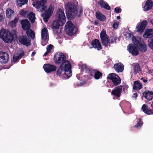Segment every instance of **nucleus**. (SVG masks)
I'll return each instance as SVG.
<instances>
[{"label": "nucleus", "mask_w": 153, "mask_h": 153, "mask_svg": "<svg viewBox=\"0 0 153 153\" xmlns=\"http://www.w3.org/2000/svg\"><path fill=\"white\" fill-rule=\"evenodd\" d=\"M117 39V37L116 36H113L111 40V42L112 43L115 41Z\"/></svg>", "instance_id": "obj_43"}, {"label": "nucleus", "mask_w": 153, "mask_h": 153, "mask_svg": "<svg viewBox=\"0 0 153 153\" xmlns=\"http://www.w3.org/2000/svg\"><path fill=\"white\" fill-rule=\"evenodd\" d=\"M142 125V123L141 121L139 120L137 124L135 126V127L137 128H140Z\"/></svg>", "instance_id": "obj_40"}, {"label": "nucleus", "mask_w": 153, "mask_h": 153, "mask_svg": "<svg viewBox=\"0 0 153 153\" xmlns=\"http://www.w3.org/2000/svg\"><path fill=\"white\" fill-rule=\"evenodd\" d=\"M35 54H36V52H33L32 53L31 56H32V57L33 56L35 55Z\"/></svg>", "instance_id": "obj_49"}, {"label": "nucleus", "mask_w": 153, "mask_h": 153, "mask_svg": "<svg viewBox=\"0 0 153 153\" xmlns=\"http://www.w3.org/2000/svg\"><path fill=\"white\" fill-rule=\"evenodd\" d=\"M28 12L25 10H22L20 11L19 12V14L24 17H26L27 16Z\"/></svg>", "instance_id": "obj_36"}, {"label": "nucleus", "mask_w": 153, "mask_h": 153, "mask_svg": "<svg viewBox=\"0 0 153 153\" xmlns=\"http://www.w3.org/2000/svg\"><path fill=\"white\" fill-rule=\"evenodd\" d=\"M3 18V17L0 15V22L2 21Z\"/></svg>", "instance_id": "obj_50"}, {"label": "nucleus", "mask_w": 153, "mask_h": 153, "mask_svg": "<svg viewBox=\"0 0 153 153\" xmlns=\"http://www.w3.org/2000/svg\"><path fill=\"white\" fill-rule=\"evenodd\" d=\"M80 75L79 74H77L76 75V77L77 79H81L80 77H79Z\"/></svg>", "instance_id": "obj_48"}, {"label": "nucleus", "mask_w": 153, "mask_h": 153, "mask_svg": "<svg viewBox=\"0 0 153 153\" xmlns=\"http://www.w3.org/2000/svg\"><path fill=\"white\" fill-rule=\"evenodd\" d=\"M133 69L134 71V72L135 74L139 73L141 70L140 66L137 64H136Z\"/></svg>", "instance_id": "obj_32"}, {"label": "nucleus", "mask_w": 153, "mask_h": 153, "mask_svg": "<svg viewBox=\"0 0 153 153\" xmlns=\"http://www.w3.org/2000/svg\"><path fill=\"white\" fill-rule=\"evenodd\" d=\"M108 78L111 80L115 85H117L120 83L121 80L119 76L114 73H111L109 74Z\"/></svg>", "instance_id": "obj_12"}, {"label": "nucleus", "mask_w": 153, "mask_h": 153, "mask_svg": "<svg viewBox=\"0 0 153 153\" xmlns=\"http://www.w3.org/2000/svg\"><path fill=\"white\" fill-rule=\"evenodd\" d=\"M141 79L144 82H146L147 81V80L144 78H142Z\"/></svg>", "instance_id": "obj_45"}, {"label": "nucleus", "mask_w": 153, "mask_h": 153, "mask_svg": "<svg viewBox=\"0 0 153 153\" xmlns=\"http://www.w3.org/2000/svg\"><path fill=\"white\" fill-rule=\"evenodd\" d=\"M148 73L151 74H152L153 73V70H149L148 71Z\"/></svg>", "instance_id": "obj_47"}, {"label": "nucleus", "mask_w": 153, "mask_h": 153, "mask_svg": "<svg viewBox=\"0 0 153 153\" xmlns=\"http://www.w3.org/2000/svg\"><path fill=\"white\" fill-rule=\"evenodd\" d=\"M65 30L67 34L72 36L76 33L77 29L71 21H69L66 24Z\"/></svg>", "instance_id": "obj_7"}, {"label": "nucleus", "mask_w": 153, "mask_h": 153, "mask_svg": "<svg viewBox=\"0 0 153 153\" xmlns=\"http://www.w3.org/2000/svg\"><path fill=\"white\" fill-rule=\"evenodd\" d=\"M27 16L32 23L34 22L36 19L35 13L30 12L29 14H28Z\"/></svg>", "instance_id": "obj_29"}, {"label": "nucleus", "mask_w": 153, "mask_h": 153, "mask_svg": "<svg viewBox=\"0 0 153 153\" xmlns=\"http://www.w3.org/2000/svg\"><path fill=\"white\" fill-rule=\"evenodd\" d=\"M132 40L134 44H129L128 46L127 50L132 55H137L139 54V49L142 52L147 50L146 45L140 37L133 36Z\"/></svg>", "instance_id": "obj_1"}, {"label": "nucleus", "mask_w": 153, "mask_h": 153, "mask_svg": "<svg viewBox=\"0 0 153 153\" xmlns=\"http://www.w3.org/2000/svg\"><path fill=\"white\" fill-rule=\"evenodd\" d=\"M56 20L53 22L52 29L56 35L59 36L61 30L60 27L63 25L66 22V17L64 11L59 9L56 15Z\"/></svg>", "instance_id": "obj_2"}, {"label": "nucleus", "mask_w": 153, "mask_h": 153, "mask_svg": "<svg viewBox=\"0 0 153 153\" xmlns=\"http://www.w3.org/2000/svg\"><path fill=\"white\" fill-rule=\"evenodd\" d=\"M22 28L25 30H28L26 31V33L28 36H30L32 39H34L35 34L34 32L31 29H28L30 27V24L29 22L27 19L22 20L21 22Z\"/></svg>", "instance_id": "obj_6"}, {"label": "nucleus", "mask_w": 153, "mask_h": 153, "mask_svg": "<svg viewBox=\"0 0 153 153\" xmlns=\"http://www.w3.org/2000/svg\"><path fill=\"white\" fill-rule=\"evenodd\" d=\"M7 1H8V0H7Z\"/></svg>", "instance_id": "obj_55"}, {"label": "nucleus", "mask_w": 153, "mask_h": 153, "mask_svg": "<svg viewBox=\"0 0 153 153\" xmlns=\"http://www.w3.org/2000/svg\"><path fill=\"white\" fill-rule=\"evenodd\" d=\"M142 85L138 81H135L134 82L133 86V89L135 90H139L142 87Z\"/></svg>", "instance_id": "obj_26"}, {"label": "nucleus", "mask_w": 153, "mask_h": 153, "mask_svg": "<svg viewBox=\"0 0 153 153\" xmlns=\"http://www.w3.org/2000/svg\"><path fill=\"white\" fill-rule=\"evenodd\" d=\"M143 96L147 100H150L153 98V92L146 91L143 93Z\"/></svg>", "instance_id": "obj_22"}, {"label": "nucleus", "mask_w": 153, "mask_h": 153, "mask_svg": "<svg viewBox=\"0 0 153 153\" xmlns=\"http://www.w3.org/2000/svg\"><path fill=\"white\" fill-rule=\"evenodd\" d=\"M65 72V71L63 70L62 69H61L60 67H59V68L58 69L57 71L56 74L59 75H60L61 74H64V77H66L65 76V75L64 72Z\"/></svg>", "instance_id": "obj_37"}, {"label": "nucleus", "mask_w": 153, "mask_h": 153, "mask_svg": "<svg viewBox=\"0 0 153 153\" xmlns=\"http://www.w3.org/2000/svg\"><path fill=\"white\" fill-rule=\"evenodd\" d=\"M137 93H134L133 95V97L134 98H136L137 97Z\"/></svg>", "instance_id": "obj_46"}, {"label": "nucleus", "mask_w": 153, "mask_h": 153, "mask_svg": "<svg viewBox=\"0 0 153 153\" xmlns=\"http://www.w3.org/2000/svg\"><path fill=\"white\" fill-rule=\"evenodd\" d=\"M119 22L114 20L113 21V27L114 29H117L119 25Z\"/></svg>", "instance_id": "obj_39"}, {"label": "nucleus", "mask_w": 153, "mask_h": 153, "mask_svg": "<svg viewBox=\"0 0 153 153\" xmlns=\"http://www.w3.org/2000/svg\"><path fill=\"white\" fill-rule=\"evenodd\" d=\"M65 7L67 16L71 18H74L76 16H80L82 12V7H79L77 9L76 6L71 2L67 3Z\"/></svg>", "instance_id": "obj_3"}, {"label": "nucleus", "mask_w": 153, "mask_h": 153, "mask_svg": "<svg viewBox=\"0 0 153 153\" xmlns=\"http://www.w3.org/2000/svg\"><path fill=\"white\" fill-rule=\"evenodd\" d=\"M148 106L146 104H144L142 106L141 109L146 114H153V109H148Z\"/></svg>", "instance_id": "obj_24"}, {"label": "nucleus", "mask_w": 153, "mask_h": 153, "mask_svg": "<svg viewBox=\"0 0 153 153\" xmlns=\"http://www.w3.org/2000/svg\"><path fill=\"white\" fill-rule=\"evenodd\" d=\"M27 0H19L17 1L18 5L19 7H21L22 5L26 4Z\"/></svg>", "instance_id": "obj_35"}, {"label": "nucleus", "mask_w": 153, "mask_h": 153, "mask_svg": "<svg viewBox=\"0 0 153 153\" xmlns=\"http://www.w3.org/2000/svg\"><path fill=\"white\" fill-rule=\"evenodd\" d=\"M71 64L69 61L65 60L60 65V68L63 70L65 71V75L67 77L69 78L72 75L71 70Z\"/></svg>", "instance_id": "obj_4"}, {"label": "nucleus", "mask_w": 153, "mask_h": 153, "mask_svg": "<svg viewBox=\"0 0 153 153\" xmlns=\"http://www.w3.org/2000/svg\"><path fill=\"white\" fill-rule=\"evenodd\" d=\"M65 57L62 53H58L55 54L54 57V61L56 64H60L65 60Z\"/></svg>", "instance_id": "obj_11"}, {"label": "nucleus", "mask_w": 153, "mask_h": 153, "mask_svg": "<svg viewBox=\"0 0 153 153\" xmlns=\"http://www.w3.org/2000/svg\"><path fill=\"white\" fill-rule=\"evenodd\" d=\"M13 10L10 8L7 9L6 11V16L7 18H10L14 14Z\"/></svg>", "instance_id": "obj_28"}, {"label": "nucleus", "mask_w": 153, "mask_h": 153, "mask_svg": "<svg viewBox=\"0 0 153 153\" xmlns=\"http://www.w3.org/2000/svg\"><path fill=\"white\" fill-rule=\"evenodd\" d=\"M54 6L53 5H51L48 9L45 11L43 14V17L45 22H47L48 19L51 16L54 9Z\"/></svg>", "instance_id": "obj_10"}, {"label": "nucleus", "mask_w": 153, "mask_h": 153, "mask_svg": "<svg viewBox=\"0 0 153 153\" xmlns=\"http://www.w3.org/2000/svg\"><path fill=\"white\" fill-rule=\"evenodd\" d=\"M120 16H117V19H120Z\"/></svg>", "instance_id": "obj_52"}, {"label": "nucleus", "mask_w": 153, "mask_h": 153, "mask_svg": "<svg viewBox=\"0 0 153 153\" xmlns=\"http://www.w3.org/2000/svg\"><path fill=\"white\" fill-rule=\"evenodd\" d=\"M43 68L45 71L47 73H50L55 71L56 69V67L55 66L50 64L44 65Z\"/></svg>", "instance_id": "obj_14"}, {"label": "nucleus", "mask_w": 153, "mask_h": 153, "mask_svg": "<svg viewBox=\"0 0 153 153\" xmlns=\"http://www.w3.org/2000/svg\"><path fill=\"white\" fill-rule=\"evenodd\" d=\"M122 90V86L121 85L119 86L115 87L114 90H113L111 93L115 97H119L120 96Z\"/></svg>", "instance_id": "obj_17"}, {"label": "nucleus", "mask_w": 153, "mask_h": 153, "mask_svg": "<svg viewBox=\"0 0 153 153\" xmlns=\"http://www.w3.org/2000/svg\"><path fill=\"white\" fill-rule=\"evenodd\" d=\"M153 6V2L151 0H148L146 2L145 5L143 7V10L146 11L151 9Z\"/></svg>", "instance_id": "obj_19"}, {"label": "nucleus", "mask_w": 153, "mask_h": 153, "mask_svg": "<svg viewBox=\"0 0 153 153\" xmlns=\"http://www.w3.org/2000/svg\"><path fill=\"white\" fill-rule=\"evenodd\" d=\"M124 35L127 40L129 39L131 37V32H126L124 33Z\"/></svg>", "instance_id": "obj_38"}, {"label": "nucleus", "mask_w": 153, "mask_h": 153, "mask_svg": "<svg viewBox=\"0 0 153 153\" xmlns=\"http://www.w3.org/2000/svg\"><path fill=\"white\" fill-rule=\"evenodd\" d=\"M23 55V53L17 54L15 55L13 57V61L14 62H16L17 60L20 59Z\"/></svg>", "instance_id": "obj_30"}, {"label": "nucleus", "mask_w": 153, "mask_h": 153, "mask_svg": "<svg viewBox=\"0 0 153 153\" xmlns=\"http://www.w3.org/2000/svg\"><path fill=\"white\" fill-rule=\"evenodd\" d=\"M114 70L117 72H122L124 70L123 65L120 62L114 64Z\"/></svg>", "instance_id": "obj_23"}, {"label": "nucleus", "mask_w": 153, "mask_h": 153, "mask_svg": "<svg viewBox=\"0 0 153 153\" xmlns=\"http://www.w3.org/2000/svg\"><path fill=\"white\" fill-rule=\"evenodd\" d=\"M143 36L145 38H150L153 36V29H146L145 31Z\"/></svg>", "instance_id": "obj_21"}, {"label": "nucleus", "mask_w": 153, "mask_h": 153, "mask_svg": "<svg viewBox=\"0 0 153 153\" xmlns=\"http://www.w3.org/2000/svg\"><path fill=\"white\" fill-rule=\"evenodd\" d=\"M80 68L81 71H85V72L89 71V69L87 67L86 64H82Z\"/></svg>", "instance_id": "obj_33"}, {"label": "nucleus", "mask_w": 153, "mask_h": 153, "mask_svg": "<svg viewBox=\"0 0 153 153\" xmlns=\"http://www.w3.org/2000/svg\"><path fill=\"white\" fill-rule=\"evenodd\" d=\"M0 37L6 43H10L13 39V36L9 31L2 29L0 31Z\"/></svg>", "instance_id": "obj_5"}, {"label": "nucleus", "mask_w": 153, "mask_h": 153, "mask_svg": "<svg viewBox=\"0 0 153 153\" xmlns=\"http://www.w3.org/2000/svg\"><path fill=\"white\" fill-rule=\"evenodd\" d=\"M86 83L85 81H83L82 82H80L79 84H78L77 85L78 86H82L84 85Z\"/></svg>", "instance_id": "obj_44"}, {"label": "nucleus", "mask_w": 153, "mask_h": 153, "mask_svg": "<svg viewBox=\"0 0 153 153\" xmlns=\"http://www.w3.org/2000/svg\"><path fill=\"white\" fill-rule=\"evenodd\" d=\"M19 19L17 18H15L14 19L10 21L9 22L10 25L12 27H14L16 26V24L18 22Z\"/></svg>", "instance_id": "obj_31"}, {"label": "nucleus", "mask_w": 153, "mask_h": 153, "mask_svg": "<svg viewBox=\"0 0 153 153\" xmlns=\"http://www.w3.org/2000/svg\"><path fill=\"white\" fill-rule=\"evenodd\" d=\"M91 72L94 75L92 74H91V76H94L95 78L96 79H99L102 75V73L97 70H92L91 71Z\"/></svg>", "instance_id": "obj_25"}, {"label": "nucleus", "mask_w": 153, "mask_h": 153, "mask_svg": "<svg viewBox=\"0 0 153 153\" xmlns=\"http://www.w3.org/2000/svg\"><path fill=\"white\" fill-rule=\"evenodd\" d=\"M94 3L96 5H99L101 7L104 8L107 10L110 9V7L106 3H105L103 0H93Z\"/></svg>", "instance_id": "obj_15"}, {"label": "nucleus", "mask_w": 153, "mask_h": 153, "mask_svg": "<svg viewBox=\"0 0 153 153\" xmlns=\"http://www.w3.org/2000/svg\"><path fill=\"white\" fill-rule=\"evenodd\" d=\"M147 24V21H143L142 22L137 24L136 27V30L137 32L141 34L144 31Z\"/></svg>", "instance_id": "obj_13"}, {"label": "nucleus", "mask_w": 153, "mask_h": 153, "mask_svg": "<svg viewBox=\"0 0 153 153\" xmlns=\"http://www.w3.org/2000/svg\"><path fill=\"white\" fill-rule=\"evenodd\" d=\"M33 58H31V60H33Z\"/></svg>", "instance_id": "obj_54"}, {"label": "nucleus", "mask_w": 153, "mask_h": 153, "mask_svg": "<svg viewBox=\"0 0 153 153\" xmlns=\"http://www.w3.org/2000/svg\"><path fill=\"white\" fill-rule=\"evenodd\" d=\"M53 48V45H48L47 47V51L44 54V56H47L48 54L51 51V50Z\"/></svg>", "instance_id": "obj_34"}, {"label": "nucleus", "mask_w": 153, "mask_h": 153, "mask_svg": "<svg viewBox=\"0 0 153 153\" xmlns=\"http://www.w3.org/2000/svg\"><path fill=\"white\" fill-rule=\"evenodd\" d=\"M151 22L153 25V19H152L151 21Z\"/></svg>", "instance_id": "obj_51"}, {"label": "nucleus", "mask_w": 153, "mask_h": 153, "mask_svg": "<svg viewBox=\"0 0 153 153\" xmlns=\"http://www.w3.org/2000/svg\"><path fill=\"white\" fill-rule=\"evenodd\" d=\"M97 18L101 21H104L106 19L105 17L99 12H97L96 14Z\"/></svg>", "instance_id": "obj_27"}, {"label": "nucleus", "mask_w": 153, "mask_h": 153, "mask_svg": "<svg viewBox=\"0 0 153 153\" xmlns=\"http://www.w3.org/2000/svg\"><path fill=\"white\" fill-rule=\"evenodd\" d=\"M9 58L8 55L6 52H0V62L5 63L7 62Z\"/></svg>", "instance_id": "obj_18"}, {"label": "nucleus", "mask_w": 153, "mask_h": 153, "mask_svg": "<svg viewBox=\"0 0 153 153\" xmlns=\"http://www.w3.org/2000/svg\"><path fill=\"white\" fill-rule=\"evenodd\" d=\"M121 9L119 7H117L114 9V11L117 13H120L121 12Z\"/></svg>", "instance_id": "obj_42"}, {"label": "nucleus", "mask_w": 153, "mask_h": 153, "mask_svg": "<svg viewBox=\"0 0 153 153\" xmlns=\"http://www.w3.org/2000/svg\"><path fill=\"white\" fill-rule=\"evenodd\" d=\"M91 45L93 47L97 49L98 50H100L102 48L101 43L97 39H95L92 42Z\"/></svg>", "instance_id": "obj_20"}, {"label": "nucleus", "mask_w": 153, "mask_h": 153, "mask_svg": "<svg viewBox=\"0 0 153 153\" xmlns=\"http://www.w3.org/2000/svg\"><path fill=\"white\" fill-rule=\"evenodd\" d=\"M41 43L43 46L46 45L48 40V35L47 29L44 27L42 30L41 31Z\"/></svg>", "instance_id": "obj_9"}, {"label": "nucleus", "mask_w": 153, "mask_h": 153, "mask_svg": "<svg viewBox=\"0 0 153 153\" xmlns=\"http://www.w3.org/2000/svg\"><path fill=\"white\" fill-rule=\"evenodd\" d=\"M95 25H97V24H98V22H95Z\"/></svg>", "instance_id": "obj_53"}, {"label": "nucleus", "mask_w": 153, "mask_h": 153, "mask_svg": "<svg viewBox=\"0 0 153 153\" xmlns=\"http://www.w3.org/2000/svg\"><path fill=\"white\" fill-rule=\"evenodd\" d=\"M100 37L102 44L105 47H109L110 42L108 36L106 34L105 31L102 30L100 33Z\"/></svg>", "instance_id": "obj_8"}, {"label": "nucleus", "mask_w": 153, "mask_h": 153, "mask_svg": "<svg viewBox=\"0 0 153 153\" xmlns=\"http://www.w3.org/2000/svg\"><path fill=\"white\" fill-rule=\"evenodd\" d=\"M19 39V42L24 45L28 46L30 44V40L26 36H20Z\"/></svg>", "instance_id": "obj_16"}, {"label": "nucleus", "mask_w": 153, "mask_h": 153, "mask_svg": "<svg viewBox=\"0 0 153 153\" xmlns=\"http://www.w3.org/2000/svg\"><path fill=\"white\" fill-rule=\"evenodd\" d=\"M149 45L150 48L153 50V39L151 40L149 44Z\"/></svg>", "instance_id": "obj_41"}]
</instances>
